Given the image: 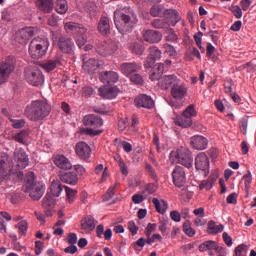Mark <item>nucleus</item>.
<instances>
[{"mask_svg": "<svg viewBox=\"0 0 256 256\" xmlns=\"http://www.w3.org/2000/svg\"><path fill=\"white\" fill-rule=\"evenodd\" d=\"M137 15L133 10H116L114 12V23L119 33H127L131 31L138 23Z\"/></svg>", "mask_w": 256, "mask_h": 256, "instance_id": "nucleus-1", "label": "nucleus"}, {"mask_svg": "<svg viewBox=\"0 0 256 256\" xmlns=\"http://www.w3.org/2000/svg\"><path fill=\"white\" fill-rule=\"evenodd\" d=\"M49 113H51V105L45 100L32 101L24 110L25 116L30 121H41L49 117Z\"/></svg>", "mask_w": 256, "mask_h": 256, "instance_id": "nucleus-2", "label": "nucleus"}, {"mask_svg": "<svg viewBox=\"0 0 256 256\" xmlns=\"http://www.w3.org/2000/svg\"><path fill=\"white\" fill-rule=\"evenodd\" d=\"M25 193H29L31 199L39 201L45 195V184L43 182H35V174L29 172L26 176V184L24 185Z\"/></svg>", "mask_w": 256, "mask_h": 256, "instance_id": "nucleus-3", "label": "nucleus"}, {"mask_svg": "<svg viewBox=\"0 0 256 256\" xmlns=\"http://www.w3.org/2000/svg\"><path fill=\"white\" fill-rule=\"evenodd\" d=\"M23 172L11 169V158L4 156L0 158V183L3 181H21Z\"/></svg>", "mask_w": 256, "mask_h": 256, "instance_id": "nucleus-4", "label": "nucleus"}, {"mask_svg": "<svg viewBox=\"0 0 256 256\" xmlns=\"http://www.w3.org/2000/svg\"><path fill=\"white\" fill-rule=\"evenodd\" d=\"M170 161L171 163H179V165L191 169L193 167V154L191 150L181 146L170 153Z\"/></svg>", "mask_w": 256, "mask_h": 256, "instance_id": "nucleus-5", "label": "nucleus"}, {"mask_svg": "<svg viewBox=\"0 0 256 256\" xmlns=\"http://www.w3.org/2000/svg\"><path fill=\"white\" fill-rule=\"evenodd\" d=\"M49 51V39L37 37L31 40L29 45V55L32 59H42Z\"/></svg>", "mask_w": 256, "mask_h": 256, "instance_id": "nucleus-6", "label": "nucleus"}, {"mask_svg": "<svg viewBox=\"0 0 256 256\" xmlns=\"http://www.w3.org/2000/svg\"><path fill=\"white\" fill-rule=\"evenodd\" d=\"M83 124L85 125V127H88L83 130V133H85V135L95 137L103 133V130L99 129L100 127H103V119L95 114H88L84 116Z\"/></svg>", "mask_w": 256, "mask_h": 256, "instance_id": "nucleus-7", "label": "nucleus"}, {"mask_svg": "<svg viewBox=\"0 0 256 256\" xmlns=\"http://www.w3.org/2000/svg\"><path fill=\"white\" fill-rule=\"evenodd\" d=\"M25 79L29 85L40 87L45 83V76L38 67H29L25 70Z\"/></svg>", "mask_w": 256, "mask_h": 256, "instance_id": "nucleus-8", "label": "nucleus"}, {"mask_svg": "<svg viewBox=\"0 0 256 256\" xmlns=\"http://www.w3.org/2000/svg\"><path fill=\"white\" fill-rule=\"evenodd\" d=\"M13 71H15V59L13 57H9L0 65V85L9 81V77Z\"/></svg>", "mask_w": 256, "mask_h": 256, "instance_id": "nucleus-9", "label": "nucleus"}, {"mask_svg": "<svg viewBox=\"0 0 256 256\" xmlns=\"http://www.w3.org/2000/svg\"><path fill=\"white\" fill-rule=\"evenodd\" d=\"M209 157L205 152H200L195 157V168L201 173L204 177H207L209 175Z\"/></svg>", "mask_w": 256, "mask_h": 256, "instance_id": "nucleus-10", "label": "nucleus"}, {"mask_svg": "<svg viewBox=\"0 0 256 256\" xmlns=\"http://www.w3.org/2000/svg\"><path fill=\"white\" fill-rule=\"evenodd\" d=\"M53 43L56 44L57 47H59L61 52L68 55H71V53H73V48L75 47V44H73V41L67 36H59L58 38H53Z\"/></svg>", "mask_w": 256, "mask_h": 256, "instance_id": "nucleus-11", "label": "nucleus"}, {"mask_svg": "<svg viewBox=\"0 0 256 256\" xmlns=\"http://www.w3.org/2000/svg\"><path fill=\"white\" fill-rule=\"evenodd\" d=\"M188 91L189 89L187 88V85L179 79L178 82H176V85L171 88V95L173 99L181 101V99H185V97H187Z\"/></svg>", "mask_w": 256, "mask_h": 256, "instance_id": "nucleus-12", "label": "nucleus"}, {"mask_svg": "<svg viewBox=\"0 0 256 256\" xmlns=\"http://www.w3.org/2000/svg\"><path fill=\"white\" fill-rule=\"evenodd\" d=\"M172 179L175 187L181 189L187 183V175L185 169L181 166H176L172 172Z\"/></svg>", "mask_w": 256, "mask_h": 256, "instance_id": "nucleus-13", "label": "nucleus"}, {"mask_svg": "<svg viewBox=\"0 0 256 256\" xmlns=\"http://www.w3.org/2000/svg\"><path fill=\"white\" fill-rule=\"evenodd\" d=\"M14 161L19 169H25L29 165V156L22 148L14 151Z\"/></svg>", "mask_w": 256, "mask_h": 256, "instance_id": "nucleus-14", "label": "nucleus"}, {"mask_svg": "<svg viewBox=\"0 0 256 256\" xmlns=\"http://www.w3.org/2000/svg\"><path fill=\"white\" fill-rule=\"evenodd\" d=\"M134 103L136 107H142L143 109H153V107H155V101H153V98L147 94L137 96Z\"/></svg>", "mask_w": 256, "mask_h": 256, "instance_id": "nucleus-15", "label": "nucleus"}, {"mask_svg": "<svg viewBox=\"0 0 256 256\" xmlns=\"http://www.w3.org/2000/svg\"><path fill=\"white\" fill-rule=\"evenodd\" d=\"M120 71L125 77H131L133 73L141 71V65L135 62H125L120 65Z\"/></svg>", "mask_w": 256, "mask_h": 256, "instance_id": "nucleus-16", "label": "nucleus"}, {"mask_svg": "<svg viewBox=\"0 0 256 256\" xmlns=\"http://www.w3.org/2000/svg\"><path fill=\"white\" fill-rule=\"evenodd\" d=\"M117 51V43L113 41H108L98 47L97 52L102 57H109V55H113Z\"/></svg>", "mask_w": 256, "mask_h": 256, "instance_id": "nucleus-17", "label": "nucleus"}, {"mask_svg": "<svg viewBox=\"0 0 256 256\" xmlns=\"http://www.w3.org/2000/svg\"><path fill=\"white\" fill-rule=\"evenodd\" d=\"M165 21L170 25L171 27H175L181 21V16L179 15V12L175 9H166L164 12Z\"/></svg>", "mask_w": 256, "mask_h": 256, "instance_id": "nucleus-18", "label": "nucleus"}, {"mask_svg": "<svg viewBox=\"0 0 256 256\" xmlns=\"http://www.w3.org/2000/svg\"><path fill=\"white\" fill-rule=\"evenodd\" d=\"M99 80L101 83L111 85V83L119 81V74L115 71H103L99 73Z\"/></svg>", "mask_w": 256, "mask_h": 256, "instance_id": "nucleus-19", "label": "nucleus"}, {"mask_svg": "<svg viewBox=\"0 0 256 256\" xmlns=\"http://www.w3.org/2000/svg\"><path fill=\"white\" fill-rule=\"evenodd\" d=\"M100 97L103 99H115L119 95V88L117 86L108 87L103 86L98 89Z\"/></svg>", "mask_w": 256, "mask_h": 256, "instance_id": "nucleus-20", "label": "nucleus"}, {"mask_svg": "<svg viewBox=\"0 0 256 256\" xmlns=\"http://www.w3.org/2000/svg\"><path fill=\"white\" fill-rule=\"evenodd\" d=\"M178 80L179 78H177L175 75H166L158 79V85L164 90L169 89V87L172 89V87H175Z\"/></svg>", "mask_w": 256, "mask_h": 256, "instance_id": "nucleus-21", "label": "nucleus"}, {"mask_svg": "<svg viewBox=\"0 0 256 256\" xmlns=\"http://www.w3.org/2000/svg\"><path fill=\"white\" fill-rule=\"evenodd\" d=\"M190 144L192 145L193 149H196L198 151H203L207 149V145H209V141L204 136L196 135L191 138Z\"/></svg>", "mask_w": 256, "mask_h": 256, "instance_id": "nucleus-22", "label": "nucleus"}, {"mask_svg": "<svg viewBox=\"0 0 256 256\" xmlns=\"http://www.w3.org/2000/svg\"><path fill=\"white\" fill-rule=\"evenodd\" d=\"M150 56L147 58L144 67L146 69L151 68V65H153L155 63V61H159V59H161V50H159V48H157V46H152L150 47L149 50Z\"/></svg>", "mask_w": 256, "mask_h": 256, "instance_id": "nucleus-23", "label": "nucleus"}, {"mask_svg": "<svg viewBox=\"0 0 256 256\" xmlns=\"http://www.w3.org/2000/svg\"><path fill=\"white\" fill-rule=\"evenodd\" d=\"M75 152L80 159H89V157H91V147L85 142H78L75 147Z\"/></svg>", "mask_w": 256, "mask_h": 256, "instance_id": "nucleus-24", "label": "nucleus"}, {"mask_svg": "<svg viewBox=\"0 0 256 256\" xmlns=\"http://www.w3.org/2000/svg\"><path fill=\"white\" fill-rule=\"evenodd\" d=\"M103 65V62L97 60V59H89L88 61L84 62L83 69L85 73H88L89 75H94V73H97V70L99 67Z\"/></svg>", "mask_w": 256, "mask_h": 256, "instance_id": "nucleus-25", "label": "nucleus"}, {"mask_svg": "<svg viewBox=\"0 0 256 256\" xmlns=\"http://www.w3.org/2000/svg\"><path fill=\"white\" fill-rule=\"evenodd\" d=\"M34 33L33 28H24L16 34V41H18V43L21 45H25L27 41L33 37Z\"/></svg>", "mask_w": 256, "mask_h": 256, "instance_id": "nucleus-26", "label": "nucleus"}, {"mask_svg": "<svg viewBox=\"0 0 256 256\" xmlns=\"http://www.w3.org/2000/svg\"><path fill=\"white\" fill-rule=\"evenodd\" d=\"M143 39L147 43H161V40L163 39V35L155 30H146L143 33Z\"/></svg>", "mask_w": 256, "mask_h": 256, "instance_id": "nucleus-27", "label": "nucleus"}, {"mask_svg": "<svg viewBox=\"0 0 256 256\" xmlns=\"http://www.w3.org/2000/svg\"><path fill=\"white\" fill-rule=\"evenodd\" d=\"M54 164L58 169H63L64 171H69V169L73 168V164L68 160L64 155H57L54 158Z\"/></svg>", "mask_w": 256, "mask_h": 256, "instance_id": "nucleus-28", "label": "nucleus"}, {"mask_svg": "<svg viewBox=\"0 0 256 256\" xmlns=\"http://www.w3.org/2000/svg\"><path fill=\"white\" fill-rule=\"evenodd\" d=\"M61 65V58L56 57L50 60H46L41 64L42 69L46 71V73H51V71H55L57 67Z\"/></svg>", "mask_w": 256, "mask_h": 256, "instance_id": "nucleus-29", "label": "nucleus"}, {"mask_svg": "<svg viewBox=\"0 0 256 256\" xmlns=\"http://www.w3.org/2000/svg\"><path fill=\"white\" fill-rule=\"evenodd\" d=\"M60 181L67 185H77L79 183V177H77V173L75 172H65L60 175Z\"/></svg>", "mask_w": 256, "mask_h": 256, "instance_id": "nucleus-30", "label": "nucleus"}, {"mask_svg": "<svg viewBox=\"0 0 256 256\" xmlns=\"http://www.w3.org/2000/svg\"><path fill=\"white\" fill-rule=\"evenodd\" d=\"M98 31L101 35H109L111 33V24L108 17H102L98 23Z\"/></svg>", "mask_w": 256, "mask_h": 256, "instance_id": "nucleus-31", "label": "nucleus"}, {"mask_svg": "<svg viewBox=\"0 0 256 256\" xmlns=\"http://www.w3.org/2000/svg\"><path fill=\"white\" fill-rule=\"evenodd\" d=\"M165 71V65L163 63H157L152 68V73L150 75L151 81H158V79H161V75H163V72Z\"/></svg>", "mask_w": 256, "mask_h": 256, "instance_id": "nucleus-32", "label": "nucleus"}, {"mask_svg": "<svg viewBox=\"0 0 256 256\" xmlns=\"http://www.w3.org/2000/svg\"><path fill=\"white\" fill-rule=\"evenodd\" d=\"M96 226H97V221L95 220V218H93V216H86L81 221V227L85 231H93Z\"/></svg>", "mask_w": 256, "mask_h": 256, "instance_id": "nucleus-33", "label": "nucleus"}, {"mask_svg": "<svg viewBox=\"0 0 256 256\" xmlns=\"http://www.w3.org/2000/svg\"><path fill=\"white\" fill-rule=\"evenodd\" d=\"M221 250V248L217 245V242L213 241V240H208L205 241L204 243L199 245V251H216L217 253H219V251Z\"/></svg>", "mask_w": 256, "mask_h": 256, "instance_id": "nucleus-34", "label": "nucleus"}, {"mask_svg": "<svg viewBox=\"0 0 256 256\" xmlns=\"http://www.w3.org/2000/svg\"><path fill=\"white\" fill-rule=\"evenodd\" d=\"M152 203L156 211L160 213V215H165V213H167V209L169 208V204L167 203V201L165 200L159 201V199L153 198Z\"/></svg>", "mask_w": 256, "mask_h": 256, "instance_id": "nucleus-35", "label": "nucleus"}, {"mask_svg": "<svg viewBox=\"0 0 256 256\" xmlns=\"http://www.w3.org/2000/svg\"><path fill=\"white\" fill-rule=\"evenodd\" d=\"M36 7L44 13H51L53 11V0H37Z\"/></svg>", "mask_w": 256, "mask_h": 256, "instance_id": "nucleus-36", "label": "nucleus"}, {"mask_svg": "<svg viewBox=\"0 0 256 256\" xmlns=\"http://www.w3.org/2000/svg\"><path fill=\"white\" fill-rule=\"evenodd\" d=\"M174 123L175 125H178V127L187 128L193 125V119L182 114L181 116H176Z\"/></svg>", "mask_w": 256, "mask_h": 256, "instance_id": "nucleus-37", "label": "nucleus"}, {"mask_svg": "<svg viewBox=\"0 0 256 256\" xmlns=\"http://www.w3.org/2000/svg\"><path fill=\"white\" fill-rule=\"evenodd\" d=\"M63 192V185H61V182L58 180H53L50 185V195L52 197H59L61 193Z\"/></svg>", "mask_w": 256, "mask_h": 256, "instance_id": "nucleus-38", "label": "nucleus"}, {"mask_svg": "<svg viewBox=\"0 0 256 256\" xmlns=\"http://www.w3.org/2000/svg\"><path fill=\"white\" fill-rule=\"evenodd\" d=\"M223 229H225L223 224L217 225L213 220L208 222L207 232L209 233V235H217V233H223Z\"/></svg>", "mask_w": 256, "mask_h": 256, "instance_id": "nucleus-39", "label": "nucleus"}, {"mask_svg": "<svg viewBox=\"0 0 256 256\" xmlns=\"http://www.w3.org/2000/svg\"><path fill=\"white\" fill-rule=\"evenodd\" d=\"M85 33H87V28L80 26L78 30V36L76 38V43L80 48L83 47L85 43H87V35H85Z\"/></svg>", "mask_w": 256, "mask_h": 256, "instance_id": "nucleus-40", "label": "nucleus"}, {"mask_svg": "<svg viewBox=\"0 0 256 256\" xmlns=\"http://www.w3.org/2000/svg\"><path fill=\"white\" fill-rule=\"evenodd\" d=\"M56 205L55 197L51 194H46L42 200V207L44 209H54Z\"/></svg>", "mask_w": 256, "mask_h": 256, "instance_id": "nucleus-41", "label": "nucleus"}, {"mask_svg": "<svg viewBox=\"0 0 256 256\" xmlns=\"http://www.w3.org/2000/svg\"><path fill=\"white\" fill-rule=\"evenodd\" d=\"M56 12L60 15H65L67 13L69 6L67 5V0H57L56 2Z\"/></svg>", "mask_w": 256, "mask_h": 256, "instance_id": "nucleus-42", "label": "nucleus"}, {"mask_svg": "<svg viewBox=\"0 0 256 256\" xmlns=\"http://www.w3.org/2000/svg\"><path fill=\"white\" fill-rule=\"evenodd\" d=\"M216 179L213 177H209L207 180H203L200 185L199 189L203 191V189H206V191H209V189H213V185H215Z\"/></svg>", "mask_w": 256, "mask_h": 256, "instance_id": "nucleus-43", "label": "nucleus"}, {"mask_svg": "<svg viewBox=\"0 0 256 256\" xmlns=\"http://www.w3.org/2000/svg\"><path fill=\"white\" fill-rule=\"evenodd\" d=\"M65 191L68 203H74L75 199H77V190L65 187Z\"/></svg>", "mask_w": 256, "mask_h": 256, "instance_id": "nucleus-44", "label": "nucleus"}, {"mask_svg": "<svg viewBox=\"0 0 256 256\" xmlns=\"http://www.w3.org/2000/svg\"><path fill=\"white\" fill-rule=\"evenodd\" d=\"M183 232L185 233V235H187L188 237H195V229H193V227H191V221H186L183 224Z\"/></svg>", "mask_w": 256, "mask_h": 256, "instance_id": "nucleus-45", "label": "nucleus"}, {"mask_svg": "<svg viewBox=\"0 0 256 256\" xmlns=\"http://www.w3.org/2000/svg\"><path fill=\"white\" fill-rule=\"evenodd\" d=\"M165 39L170 43H175L179 38L177 37L175 30H173V28H169L165 31Z\"/></svg>", "mask_w": 256, "mask_h": 256, "instance_id": "nucleus-46", "label": "nucleus"}, {"mask_svg": "<svg viewBox=\"0 0 256 256\" xmlns=\"http://www.w3.org/2000/svg\"><path fill=\"white\" fill-rule=\"evenodd\" d=\"M184 117H189V119H193V117H197V111L195 110V105L191 104L189 105L184 111H183Z\"/></svg>", "mask_w": 256, "mask_h": 256, "instance_id": "nucleus-47", "label": "nucleus"}, {"mask_svg": "<svg viewBox=\"0 0 256 256\" xmlns=\"http://www.w3.org/2000/svg\"><path fill=\"white\" fill-rule=\"evenodd\" d=\"M249 247L246 244H240L235 248V256H247Z\"/></svg>", "mask_w": 256, "mask_h": 256, "instance_id": "nucleus-48", "label": "nucleus"}, {"mask_svg": "<svg viewBox=\"0 0 256 256\" xmlns=\"http://www.w3.org/2000/svg\"><path fill=\"white\" fill-rule=\"evenodd\" d=\"M27 137H29V134L26 131H22L20 133H17L13 136V140L17 141V143H21L22 145L27 140Z\"/></svg>", "mask_w": 256, "mask_h": 256, "instance_id": "nucleus-49", "label": "nucleus"}, {"mask_svg": "<svg viewBox=\"0 0 256 256\" xmlns=\"http://www.w3.org/2000/svg\"><path fill=\"white\" fill-rule=\"evenodd\" d=\"M167 25L168 23H167V20L165 19H154L152 21V27H154V29H163Z\"/></svg>", "mask_w": 256, "mask_h": 256, "instance_id": "nucleus-50", "label": "nucleus"}, {"mask_svg": "<svg viewBox=\"0 0 256 256\" xmlns=\"http://www.w3.org/2000/svg\"><path fill=\"white\" fill-rule=\"evenodd\" d=\"M15 227L19 230V233L21 235H25V233H27V229L29 228V224L25 220H22L18 222Z\"/></svg>", "mask_w": 256, "mask_h": 256, "instance_id": "nucleus-51", "label": "nucleus"}, {"mask_svg": "<svg viewBox=\"0 0 256 256\" xmlns=\"http://www.w3.org/2000/svg\"><path fill=\"white\" fill-rule=\"evenodd\" d=\"M115 189H117V183L111 186L104 194L103 201H109L110 199H113V195H115Z\"/></svg>", "mask_w": 256, "mask_h": 256, "instance_id": "nucleus-52", "label": "nucleus"}, {"mask_svg": "<svg viewBox=\"0 0 256 256\" xmlns=\"http://www.w3.org/2000/svg\"><path fill=\"white\" fill-rule=\"evenodd\" d=\"M165 53L169 55V57H177V50H175V47L171 44H164L163 46Z\"/></svg>", "mask_w": 256, "mask_h": 256, "instance_id": "nucleus-53", "label": "nucleus"}, {"mask_svg": "<svg viewBox=\"0 0 256 256\" xmlns=\"http://www.w3.org/2000/svg\"><path fill=\"white\" fill-rule=\"evenodd\" d=\"M129 77L130 81L134 83V85H143V83H145V81L143 80V76H141L140 74H134Z\"/></svg>", "mask_w": 256, "mask_h": 256, "instance_id": "nucleus-54", "label": "nucleus"}, {"mask_svg": "<svg viewBox=\"0 0 256 256\" xmlns=\"http://www.w3.org/2000/svg\"><path fill=\"white\" fill-rule=\"evenodd\" d=\"M244 179V185L246 187L247 193H249V189L251 187V182L253 181V177L251 176V172H248L243 176Z\"/></svg>", "mask_w": 256, "mask_h": 256, "instance_id": "nucleus-55", "label": "nucleus"}, {"mask_svg": "<svg viewBox=\"0 0 256 256\" xmlns=\"http://www.w3.org/2000/svg\"><path fill=\"white\" fill-rule=\"evenodd\" d=\"M161 13H163V6H153L150 9V15H152V17H159Z\"/></svg>", "mask_w": 256, "mask_h": 256, "instance_id": "nucleus-56", "label": "nucleus"}, {"mask_svg": "<svg viewBox=\"0 0 256 256\" xmlns=\"http://www.w3.org/2000/svg\"><path fill=\"white\" fill-rule=\"evenodd\" d=\"M231 11L236 19H241V17H243V8L234 6L232 7Z\"/></svg>", "mask_w": 256, "mask_h": 256, "instance_id": "nucleus-57", "label": "nucleus"}, {"mask_svg": "<svg viewBox=\"0 0 256 256\" xmlns=\"http://www.w3.org/2000/svg\"><path fill=\"white\" fill-rule=\"evenodd\" d=\"M11 122L14 129H21L22 127H25V120L23 119H11Z\"/></svg>", "mask_w": 256, "mask_h": 256, "instance_id": "nucleus-58", "label": "nucleus"}, {"mask_svg": "<svg viewBox=\"0 0 256 256\" xmlns=\"http://www.w3.org/2000/svg\"><path fill=\"white\" fill-rule=\"evenodd\" d=\"M170 218L175 223H181V213H179V211H177V210L170 212Z\"/></svg>", "mask_w": 256, "mask_h": 256, "instance_id": "nucleus-59", "label": "nucleus"}, {"mask_svg": "<svg viewBox=\"0 0 256 256\" xmlns=\"http://www.w3.org/2000/svg\"><path fill=\"white\" fill-rule=\"evenodd\" d=\"M237 197V193L233 192L227 197L226 202L228 205H237Z\"/></svg>", "mask_w": 256, "mask_h": 256, "instance_id": "nucleus-60", "label": "nucleus"}, {"mask_svg": "<svg viewBox=\"0 0 256 256\" xmlns=\"http://www.w3.org/2000/svg\"><path fill=\"white\" fill-rule=\"evenodd\" d=\"M222 239H223L224 243L227 245V247L233 246V238H231L227 232H224L222 234Z\"/></svg>", "mask_w": 256, "mask_h": 256, "instance_id": "nucleus-61", "label": "nucleus"}, {"mask_svg": "<svg viewBox=\"0 0 256 256\" xmlns=\"http://www.w3.org/2000/svg\"><path fill=\"white\" fill-rule=\"evenodd\" d=\"M130 48L132 49V51L134 53H136V55H143V51H144V48L142 45H139V44H132L130 46Z\"/></svg>", "mask_w": 256, "mask_h": 256, "instance_id": "nucleus-62", "label": "nucleus"}, {"mask_svg": "<svg viewBox=\"0 0 256 256\" xmlns=\"http://www.w3.org/2000/svg\"><path fill=\"white\" fill-rule=\"evenodd\" d=\"M128 229H129L131 235H137V232L139 231V228L135 224V221L128 222Z\"/></svg>", "mask_w": 256, "mask_h": 256, "instance_id": "nucleus-63", "label": "nucleus"}, {"mask_svg": "<svg viewBox=\"0 0 256 256\" xmlns=\"http://www.w3.org/2000/svg\"><path fill=\"white\" fill-rule=\"evenodd\" d=\"M93 93H95V90H93V88H91V86H84L82 88V95L84 97H91V95H93Z\"/></svg>", "mask_w": 256, "mask_h": 256, "instance_id": "nucleus-64", "label": "nucleus"}]
</instances>
